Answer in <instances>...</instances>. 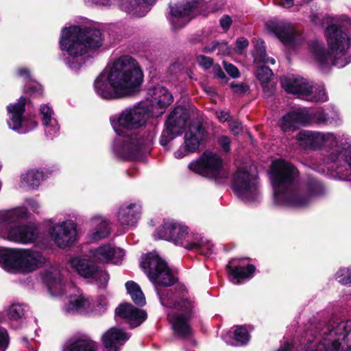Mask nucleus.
<instances>
[{"label":"nucleus","instance_id":"nucleus-1","mask_svg":"<svg viewBox=\"0 0 351 351\" xmlns=\"http://www.w3.org/2000/svg\"><path fill=\"white\" fill-rule=\"evenodd\" d=\"M141 265L154 284L162 305L167 308V319L175 334L189 337L192 332L190 322L195 313L194 302L186 292L173 293L160 288L172 285L176 279L167 263L156 252L147 254Z\"/></svg>","mask_w":351,"mask_h":351},{"label":"nucleus","instance_id":"nucleus-2","mask_svg":"<svg viewBox=\"0 0 351 351\" xmlns=\"http://www.w3.org/2000/svg\"><path fill=\"white\" fill-rule=\"evenodd\" d=\"M298 170L290 163L277 160L271 168V179L274 187V203L279 207L304 208L312 199L321 194L322 184L310 178L306 181L295 184Z\"/></svg>","mask_w":351,"mask_h":351},{"label":"nucleus","instance_id":"nucleus-3","mask_svg":"<svg viewBox=\"0 0 351 351\" xmlns=\"http://www.w3.org/2000/svg\"><path fill=\"white\" fill-rule=\"evenodd\" d=\"M302 339H285L276 351H351V320L311 324Z\"/></svg>","mask_w":351,"mask_h":351},{"label":"nucleus","instance_id":"nucleus-4","mask_svg":"<svg viewBox=\"0 0 351 351\" xmlns=\"http://www.w3.org/2000/svg\"><path fill=\"white\" fill-rule=\"evenodd\" d=\"M152 115L148 107L136 106L126 108L110 118L111 125L118 135L113 143V151L120 158L136 159L152 141V136L131 132L143 126Z\"/></svg>","mask_w":351,"mask_h":351},{"label":"nucleus","instance_id":"nucleus-5","mask_svg":"<svg viewBox=\"0 0 351 351\" xmlns=\"http://www.w3.org/2000/svg\"><path fill=\"white\" fill-rule=\"evenodd\" d=\"M142 81L143 73L136 60L122 56L106 66L95 79L94 88L104 99H119L136 92Z\"/></svg>","mask_w":351,"mask_h":351},{"label":"nucleus","instance_id":"nucleus-6","mask_svg":"<svg viewBox=\"0 0 351 351\" xmlns=\"http://www.w3.org/2000/svg\"><path fill=\"white\" fill-rule=\"evenodd\" d=\"M295 139L303 148H324V161L333 164L340 179L351 181V143L348 138L332 132L301 130Z\"/></svg>","mask_w":351,"mask_h":351},{"label":"nucleus","instance_id":"nucleus-7","mask_svg":"<svg viewBox=\"0 0 351 351\" xmlns=\"http://www.w3.org/2000/svg\"><path fill=\"white\" fill-rule=\"evenodd\" d=\"M104 38L100 30L94 28L71 26L62 29L60 46L69 56L64 62L74 71H77L85 62V54L103 45Z\"/></svg>","mask_w":351,"mask_h":351},{"label":"nucleus","instance_id":"nucleus-8","mask_svg":"<svg viewBox=\"0 0 351 351\" xmlns=\"http://www.w3.org/2000/svg\"><path fill=\"white\" fill-rule=\"evenodd\" d=\"M153 236L156 239L165 240L189 250H201L206 256L211 254L214 247L208 240L174 219L164 220Z\"/></svg>","mask_w":351,"mask_h":351},{"label":"nucleus","instance_id":"nucleus-9","mask_svg":"<svg viewBox=\"0 0 351 351\" xmlns=\"http://www.w3.org/2000/svg\"><path fill=\"white\" fill-rule=\"evenodd\" d=\"M326 36L332 55L326 52L323 45L318 42L312 45V53L319 66L324 69L330 64L339 68L347 65L351 61L346 56L350 45V38L347 32L336 25H331L326 28Z\"/></svg>","mask_w":351,"mask_h":351},{"label":"nucleus","instance_id":"nucleus-10","mask_svg":"<svg viewBox=\"0 0 351 351\" xmlns=\"http://www.w3.org/2000/svg\"><path fill=\"white\" fill-rule=\"evenodd\" d=\"M27 217L28 211L25 206L0 210V238L23 245L34 243L39 234L36 226L30 223L10 225Z\"/></svg>","mask_w":351,"mask_h":351},{"label":"nucleus","instance_id":"nucleus-11","mask_svg":"<svg viewBox=\"0 0 351 351\" xmlns=\"http://www.w3.org/2000/svg\"><path fill=\"white\" fill-rule=\"evenodd\" d=\"M45 261L46 258L37 250L0 247V265L8 271L29 272L42 267Z\"/></svg>","mask_w":351,"mask_h":351},{"label":"nucleus","instance_id":"nucleus-12","mask_svg":"<svg viewBox=\"0 0 351 351\" xmlns=\"http://www.w3.org/2000/svg\"><path fill=\"white\" fill-rule=\"evenodd\" d=\"M188 168L197 174L217 182H223L229 176V172L221 157L208 150L204 152L197 159L190 162Z\"/></svg>","mask_w":351,"mask_h":351},{"label":"nucleus","instance_id":"nucleus-13","mask_svg":"<svg viewBox=\"0 0 351 351\" xmlns=\"http://www.w3.org/2000/svg\"><path fill=\"white\" fill-rule=\"evenodd\" d=\"M232 188L234 193L246 203H254L259 199L257 176L251 171V167L237 169L233 176Z\"/></svg>","mask_w":351,"mask_h":351},{"label":"nucleus","instance_id":"nucleus-14","mask_svg":"<svg viewBox=\"0 0 351 351\" xmlns=\"http://www.w3.org/2000/svg\"><path fill=\"white\" fill-rule=\"evenodd\" d=\"M282 88L289 93L297 95L309 101H326L328 99L324 88L313 87L306 80L294 75L283 76L280 80Z\"/></svg>","mask_w":351,"mask_h":351},{"label":"nucleus","instance_id":"nucleus-15","mask_svg":"<svg viewBox=\"0 0 351 351\" xmlns=\"http://www.w3.org/2000/svg\"><path fill=\"white\" fill-rule=\"evenodd\" d=\"M48 234L53 243L60 248L72 245L77 239V225L71 219L58 220L53 219L46 221Z\"/></svg>","mask_w":351,"mask_h":351},{"label":"nucleus","instance_id":"nucleus-16","mask_svg":"<svg viewBox=\"0 0 351 351\" xmlns=\"http://www.w3.org/2000/svg\"><path fill=\"white\" fill-rule=\"evenodd\" d=\"M69 264L80 276L95 281L100 287L106 286L109 275L90 259L82 256H74L70 259Z\"/></svg>","mask_w":351,"mask_h":351},{"label":"nucleus","instance_id":"nucleus-17","mask_svg":"<svg viewBox=\"0 0 351 351\" xmlns=\"http://www.w3.org/2000/svg\"><path fill=\"white\" fill-rule=\"evenodd\" d=\"M25 104V98L21 97L17 102L10 104L7 107L9 114L8 126L20 134H25L37 127V123L33 118L23 117Z\"/></svg>","mask_w":351,"mask_h":351},{"label":"nucleus","instance_id":"nucleus-18","mask_svg":"<svg viewBox=\"0 0 351 351\" xmlns=\"http://www.w3.org/2000/svg\"><path fill=\"white\" fill-rule=\"evenodd\" d=\"M188 119L189 114L186 108L176 107L167 120L166 129L162 133L160 144L166 147L176 136L180 135Z\"/></svg>","mask_w":351,"mask_h":351},{"label":"nucleus","instance_id":"nucleus-19","mask_svg":"<svg viewBox=\"0 0 351 351\" xmlns=\"http://www.w3.org/2000/svg\"><path fill=\"white\" fill-rule=\"evenodd\" d=\"M197 2H182L171 6L169 20L174 29L184 27L196 14Z\"/></svg>","mask_w":351,"mask_h":351},{"label":"nucleus","instance_id":"nucleus-20","mask_svg":"<svg viewBox=\"0 0 351 351\" xmlns=\"http://www.w3.org/2000/svg\"><path fill=\"white\" fill-rule=\"evenodd\" d=\"M148 95L151 106V109H148L152 116L162 114L164 110L173 102L172 94L162 86L158 85L149 89Z\"/></svg>","mask_w":351,"mask_h":351},{"label":"nucleus","instance_id":"nucleus-21","mask_svg":"<svg viewBox=\"0 0 351 351\" xmlns=\"http://www.w3.org/2000/svg\"><path fill=\"white\" fill-rule=\"evenodd\" d=\"M63 309L69 315H84L93 312L94 301L83 293H72L64 302Z\"/></svg>","mask_w":351,"mask_h":351},{"label":"nucleus","instance_id":"nucleus-22","mask_svg":"<svg viewBox=\"0 0 351 351\" xmlns=\"http://www.w3.org/2000/svg\"><path fill=\"white\" fill-rule=\"evenodd\" d=\"M247 258L232 259L227 265V271L230 276V281L238 285L243 280L251 278L256 270V267L251 264H247Z\"/></svg>","mask_w":351,"mask_h":351},{"label":"nucleus","instance_id":"nucleus-23","mask_svg":"<svg viewBox=\"0 0 351 351\" xmlns=\"http://www.w3.org/2000/svg\"><path fill=\"white\" fill-rule=\"evenodd\" d=\"M130 335L121 328L111 327L101 336L104 351H120Z\"/></svg>","mask_w":351,"mask_h":351},{"label":"nucleus","instance_id":"nucleus-24","mask_svg":"<svg viewBox=\"0 0 351 351\" xmlns=\"http://www.w3.org/2000/svg\"><path fill=\"white\" fill-rule=\"evenodd\" d=\"M90 253L95 260L103 263L112 262L117 264L125 256V252L121 249L116 247L111 244H105L93 248L90 250Z\"/></svg>","mask_w":351,"mask_h":351},{"label":"nucleus","instance_id":"nucleus-25","mask_svg":"<svg viewBox=\"0 0 351 351\" xmlns=\"http://www.w3.org/2000/svg\"><path fill=\"white\" fill-rule=\"evenodd\" d=\"M89 231L87 239L90 242H97L110 235L109 221L103 216L96 215L88 221Z\"/></svg>","mask_w":351,"mask_h":351},{"label":"nucleus","instance_id":"nucleus-26","mask_svg":"<svg viewBox=\"0 0 351 351\" xmlns=\"http://www.w3.org/2000/svg\"><path fill=\"white\" fill-rule=\"evenodd\" d=\"M267 29L274 34L285 45L293 46L295 38L291 25L285 21H269L266 23Z\"/></svg>","mask_w":351,"mask_h":351},{"label":"nucleus","instance_id":"nucleus-27","mask_svg":"<svg viewBox=\"0 0 351 351\" xmlns=\"http://www.w3.org/2000/svg\"><path fill=\"white\" fill-rule=\"evenodd\" d=\"M116 315L125 319L132 327H136L147 318L146 313L131 304H120L116 309Z\"/></svg>","mask_w":351,"mask_h":351},{"label":"nucleus","instance_id":"nucleus-28","mask_svg":"<svg viewBox=\"0 0 351 351\" xmlns=\"http://www.w3.org/2000/svg\"><path fill=\"white\" fill-rule=\"evenodd\" d=\"M303 113L308 118L306 125L316 123L318 125H338L341 123V119L339 114L334 112L333 116H330L322 109L309 110L303 108Z\"/></svg>","mask_w":351,"mask_h":351},{"label":"nucleus","instance_id":"nucleus-29","mask_svg":"<svg viewBox=\"0 0 351 351\" xmlns=\"http://www.w3.org/2000/svg\"><path fill=\"white\" fill-rule=\"evenodd\" d=\"M141 206L136 203H130L121 206L117 213L118 221L122 225L134 226L140 218Z\"/></svg>","mask_w":351,"mask_h":351},{"label":"nucleus","instance_id":"nucleus-30","mask_svg":"<svg viewBox=\"0 0 351 351\" xmlns=\"http://www.w3.org/2000/svg\"><path fill=\"white\" fill-rule=\"evenodd\" d=\"M156 0H121V8L125 12L135 16H143L147 14Z\"/></svg>","mask_w":351,"mask_h":351},{"label":"nucleus","instance_id":"nucleus-31","mask_svg":"<svg viewBox=\"0 0 351 351\" xmlns=\"http://www.w3.org/2000/svg\"><path fill=\"white\" fill-rule=\"evenodd\" d=\"M308 119L302 109L292 111L284 116L280 121V128L284 132L293 131L301 125H306Z\"/></svg>","mask_w":351,"mask_h":351},{"label":"nucleus","instance_id":"nucleus-32","mask_svg":"<svg viewBox=\"0 0 351 351\" xmlns=\"http://www.w3.org/2000/svg\"><path fill=\"white\" fill-rule=\"evenodd\" d=\"M46 282L49 291L52 296H62L71 287L69 284H66L63 280L62 276L57 270L47 274Z\"/></svg>","mask_w":351,"mask_h":351},{"label":"nucleus","instance_id":"nucleus-33","mask_svg":"<svg viewBox=\"0 0 351 351\" xmlns=\"http://www.w3.org/2000/svg\"><path fill=\"white\" fill-rule=\"evenodd\" d=\"M40 112L45 134L53 138L58 134L60 128L52 109L48 105H43L40 106Z\"/></svg>","mask_w":351,"mask_h":351},{"label":"nucleus","instance_id":"nucleus-34","mask_svg":"<svg viewBox=\"0 0 351 351\" xmlns=\"http://www.w3.org/2000/svg\"><path fill=\"white\" fill-rule=\"evenodd\" d=\"M45 179L43 171L36 169H29L21 173L19 186L27 189H37L41 182Z\"/></svg>","mask_w":351,"mask_h":351},{"label":"nucleus","instance_id":"nucleus-35","mask_svg":"<svg viewBox=\"0 0 351 351\" xmlns=\"http://www.w3.org/2000/svg\"><path fill=\"white\" fill-rule=\"evenodd\" d=\"M205 135L204 129L199 125L191 126L189 130L185 133L184 143L186 147L195 152L203 140Z\"/></svg>","mask_w":351,"mask_h":351},{"label":"nucleus","instance_id":"nucleus-36","mask_svg":"<svg viewBox=\"0 0 351 351\" xmlns=\"http://www.w3.org/2000/svg\"><path fill=\"white\" fill-rule=\"evenodd\" d=\"M97 343L89 339H78L66 344L62 351H96Z\"/></svg>","mask_w":351,"mask_h":351},{"label":"nucleus","instance_id":"nucleus-37","mask_svg":"<svg viewBox=\"0 0 351 351\" xmlns=\"http://www.w3.org/2000/svg\"><path fill=\"white\" fill-rule=\"evenodd\" d=\"M125 288L136 304L143 306L145 304V295L137 283L134 281H128L125 283Z\"/></svg>","mask_w":351,"mask_h":351},{"label":"nucleus","instance_id":"nucleus-38","mask_svg":"<svg viewBox=\"0 0 351 351\" xmlns=\"http://www.w3.org/2000/svg\"><path fill=\"white\" fill-rule=\"evenodd\" d=\"M233 339L239 344H244L250 340L249 330L245 326H237L233 330Z\"/></svg>","mask_w":351,"mask_h":351},{"label":"nucleus","instance_id":"nucleus-39","mask_svg":"<svg viewBox=\"0 0 351 351\" xmlns=\"http://www.w3.org/2000/svg\"><path fill=\"white\" fill-rule=\"evenodd\" d=\"M263 45V41H260V43H257L256 51L254 55L255 62H263L264 63H270L271 64H275L276 60L274 58L267 57L265 49Z\"/></svg>","mask_w":351,"mask_h":351},{"label":"nucleus","instance_id":"nucleus-40","mask_svg":"<svg viewBox=\"0 0 351 351\" xmlns=\"http://www.w3.org/2000/svg\"><path fill=\"white\" fill-rule=\"evenodd\" d=\"M272 75L273 73L271 70L265 66H259L256 72V77L261 82L264 89L266 88L265 84L270 81Z\"/></svg>","mask_w":351,"mask_h":351},{"label":"nucleus","instance_id":"nucleus-41","mask_svg":"<svg viewBox=\"0 0 351 351\" xmlns=\"http://www.w3.org/2000/svg\"><path fill=\"white\" fill-rule=\"evenodd\" d=\"M25 315V308L21 304H15L7 310V315L10 320L18 321Z\"/></svg>","mask_w":351,"mask_h":351},{"label":"nucleus","instance_id":"nucleus-42","mask_svg":"<svg viewBox=\"0 0 351 351\" xmlns=\"http://www.w3.org/2000/svg\"><path fill=\"white\" fill-rule=\"evenodd\" d=\"M350 267H342L335 274V279L342 285H350Z\"/></svg>","mask_w":351,"mask_h":351},{"label":"nucleus","instance_id":"nucleus-43","mask_svg":"<svg viewBox=\"0 0 351 351\" xmlns=\"http://www.w3.org/2000/svg\"><path fill=\"white\" fill-rule=\"evenodd\" d=\"M218 48L219 52L223 55L229 54L230 53V49L226 43H219L214 42L211 44V47H205L203 51L206 53H211Z\"/></svg>","mask_w":351,"mask_h":351},{"label":"nucleus","instance_id":"nucleus-44","mask_svg":"<svg viewBox=\"0 0 351 351\" xmlns=\"http://www.w3.org/2000/svg\"><path fill=\"white\" fill-rule=\"evenodd\" d=\"M108 305V303L106 298L100 297L96 302H94L93 311L99 314L103 313L107 309Z\"/></svg>","mask_w":351,"mask_h":351},{"label":"nucleus","instance_id":"nucleus-45","mask_svg":"<svg viewBox=\"0 0 351 351\" xmlns=\"http://www.w3.org/2000/svg\"><path fill=\"white\" fill-rule=\"evenodd\" d=\"M192 153H194V152L189 147H186V144L184 143L182 145L174 152L173 156L177 159H181Z\"/></svg>","mask_w":351,"mask_h":351},{"label":"nucleus","instance_id":"nucleus-46","mask_svg":"<svg viewBox=\"0 0 351 351\" xmlns=\"http://www.w3.org/2000/svg\"><path fill=\"white\" fill-rule=\"evenodd\" d=\"M9 343V338L7 330L0 328V351H4Z\"/></svg>","mask_w":351,"mask_h":351},{"label":"nucleus","instance_id":"nucleus-47","mask_svg":"<svg viewBox=\"0 0 351 351\" xmlns=\"http://www.w3.org/2000/svg\"><path fill=\"white\" fill-rule=\"evenodd\" d=\"M223 66L226 71L233 78H237L240 75L239 69L233 64L223 62Z\"/></svg>","mask_w":351,"mask_h":351},{"label":"nucleus","instance_id":"nucleus-48","mask_svg":"<svg viewBox=\"0 0 351 351\" xmlns=\"http://www.w3.org/2000/svg\"><path fill=\"white\" fill-rule=\"evenodd\" d=\"M197 61L198 64L205 69L210 68L213 64L212 58L202 55L197 57Z\"/></svg>","mask_w":351,"mask_h":351},{"label":"nucleus","instance_id":"nucleus-49","mask_svg":"<svg viewBox=\"0 0 351 351\" xmlns=\"http://www.w3.org/2000/svg\"><path fill=\"white\" fill-rule=\"evenodd\" d=\"M218 143L222 150L228 152L230 150V139L227 136H221L218 138Z\"/></svg>","mask_w":351,"mask_h":351},{"label":"nucleus","instance_id":"nucleus-50","mask_svg":"<svg viewBox=\"0 0 351 351\" xmlns=\"http://www.w3.org/2000/svg\"><path fill=\"white\" fill-rule=\"evenodd\" d=\"M229 128L230 131L234 134L237 135L239 134L243 130V127L240 122L236 120H230L229 123Z\"/></svg>","mask_w":351,"mask_h":351},{"label":"nucleus","instance_id":"nucleus-51","mask_svg":"<svg viewBox=\"0 0 351 351\" xmlns=\"http://www.w3.org/2000/svg\"><path fill=\"white\" fill-rule=\"evenodd\" d=\"M231 88L233 89L234 93L237 94H243L248 90V86L244 83H234L232 82L230 84Z\"/></svg>","mask_w":351,"mask_h":351},{"label":"nucleus","instance_id":"nucleus-52","mask_svg":"<svg viewBox=\"0 0 351 351\" xmlns=\"http://www.w3.org/2000/svg\"><path fill=\"white\" fill-rule=\"evenodd\" d=\"M249 45L247 40L245 38H239L236 41L235 50L238 53H241L242 51L245 49Z\"/></svg>","mask_w":351,"mask_h":351},{"label":"nucleus","instance_id":"nucleus-53","mask_svg":"<svg viewBox=\"0 0 351 351\" xmlns=\"http://www.w3.org/2000/svg\"><path fill=\"white\" fill-rule=\"evenodd\" d=\"M232 23L231 17L228 15H223L220 19V25L223 29L227 31Z\"/></svg>","mask_w":351,"mask_h":351},{"label":"nucleus","instance_id":"nucleus-54","mask_svg":"<svg viewBox=\"0 0 351 351\" xmlns=\"http://www.w3.org/2000/svg\"><path fill=\"white\" fill-rule=\"evenodd\" d=\"M25 202L27 206L34 211L38 212V210L40 208V205L38 201L34 199H27Z\"/></svg>","mask_w":351,"mask_h":351},{"label":"nucleus","instance_id":"nucleus-55","mask_svg":"<svg viewBox=\"0 0 351 351\" xmlns=\"http://www.w3.org/2000/svg\"><path fill=\"white\" fill-rule=\"evenodd\" d=\"M213 74L216 77L221 80L226 79V75L219 65H215L213 68Z\"/></svg>","mask_w":351,"mask_h":351},{"label":"nucleus","instance_id":"nucleus-56","mask_svg":"<svg viewBox=\"0 0 351 351\" xmlns=\"http://www.w3.org/2000/svg\"><path fill=\"white\" fill-rule=\"evenodd\" d=\"M217 117L221 122H225L226 121H230V114L228 112L226 111H219L216 112Z\"/></svg>","mask_w":351,"mask_h":351},{"label":"nucleus","instance_id":"nucleus-57","mask_svg":"<svg viewBox=\"0 0 351 351\" xmlns=\"http://www.w3.org/2000/svg\"><path fill=\"white\" fill-rule=\"evenodd\" d=\"M17 74L19 76L24 78L27 79L30 77V72L26 68H20L17 70Z\"/></svg>","mask_w":351,"mask_h":351},{"label":"nucleus","instance_id":"nucleus-58","mask_svg":"<svg viewBox=\"0 0 351 351\" xmlns=\"http://www.w3.org/2000/svg\"><path fill=\"white\" fill-rule=\"evenodd\" d=\"M88 2H92L97 5H109L112 3V0H87Z\"/></svg>","mask_w":351,"mask_h":351},{"label":"nucleus","instance_id":"nucleus-59","mask_svg":"<svg viewBox=\"0 0 351 351\" xmlns=\"http://www.w3.org/2000/svg\"><path fill=\"white\" fill-rule=\"evenodd\" d=\"M278 3L285 8H289L293 5V0H282Z\"/></svg>","mask_w":351,"mask_h":351},{"label":"nucleus","instance_id":"nucleus-60","mask_svg":"<svg viewBox=\"0 0 351 351\" xmlns=\"http://www.w3.org/2000/svg\"><path fill=\"white\" fill-rule=\"evenodd\" d=\"M30 92L32 94L36 93H38V94H40L42 93V88H41L40 85H37L36 86H35L34 88L33 87L30 88Z\"/></svg>","mask_w":351,"mask_h":351},{"label":"nucleus","instance_id":"nucleus-61","mask_svg":"<svg viewBox=\"0 0 351 351\" xmlns=\"http://www.w3.org/2000/svg\"><path fill=\"white\" fill-rule=\"evenodd\" d=\"M36 335H37V330H35L34 332V335H29L27 337H23V339L25 342H26L27 343H28L27 342V338H29L30 339L32 340H34L35 339V337H36Z\"/></svg>","mask_w":351,"mask_h":351}]
</instances>
